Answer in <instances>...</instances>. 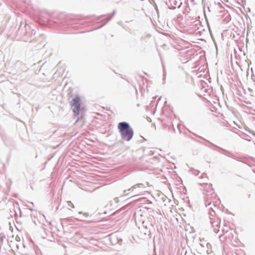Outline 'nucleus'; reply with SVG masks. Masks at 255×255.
<instances>
[{"mask_svg":"<svg viewBox=\"0 0 255 255\" xmlns=\"http://www.w3.org/2000/svg\"><path fill=\"white\" fill-rule=\"evenodd\" d=\"M84 216H85L86 217H87L89 216V214L88 213H84Z\"/></svg>","mask_w":255,"mask_h":255,"instance_id":"obj_3","label":"nucleus"},{"mask_svg":"<svg viewBox=\"0 0 255 255\" xmlns=\"http://www.w3.org/2000/svg\"><path fill=\"white\" fill-rule=\"evenodd\" d=\"M118 128L123 139L129 141L132 138L133 131L128 124L126 122L120 123L118 125Z\"/></svg>","mask_w":255,"mask_h":255,"instance_id":"obj_1","label":"nucleus"},{"mask_svg":"<svg viewBox=\"0 0 255 255\" xmlns=\"http://www.w3.org/2000/svg\"><path fill=\"white\" fill-rule=\"evenodd\" d=\"M71 106L75 116H78L79 114L81 106V99L79 96H75L70 102Z\"/></svg>","mask_w":255,"mask_h":255,"instance_id":"obj_2","label":"nucleus"}]
</instances>
